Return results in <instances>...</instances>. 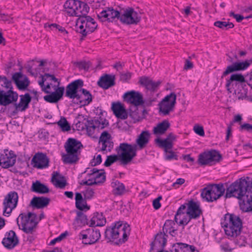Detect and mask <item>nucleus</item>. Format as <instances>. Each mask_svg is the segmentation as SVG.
I'll list each match as a JSON object with an SVG mask.
<instances>
[{
  "label": "nucleus",
  "instance_id": "1",
  "mask_svg": "<svg viewBox=\"0 0 252 252\" xmlns=\"http://www.w3.org/2000/svg\"><path fill=\"white\" fill-rule=\"evenodd\" d=\"M41 80L38 84L42 91L49 94L43 97L44 100L51 103H58L63 98L64 93V87L60 86V81L54 75L45 73L40 76Z\"/></svg>",
  "mask_w": 252,
  "mask_h": 252
},
{
  "label": "nucleus",
  "instance_id": "2",
  "mask_svg": "<svg viewBox=\"0 0 252 252\" xmlns=\"http://www.w3.org/2000/svg\"><path fill=\"white\" fill-rule=\"evenodd\" d=\"M130 227L127 223L119 221L106 227L105 237L108 242L120 246L126 242L129 235Z\"/></svg>",
  "mask_w": 252,
  "mask_h": 252
},
{
  "label": "nucleus",
  "instance_id": "3",
  "mask_svg": "<svg viewBox=\"0 0 252 252\" xmlns=\"http://www.w3.org/2000/svg\"><path fill=\"white\" fill-rule=\"evenodd\" d=\"M225 234L229 239L237 237L240 234L243 227L242 220L240 218L233 214L227 213L220 222Z\"/></svg>",
  "mask_w": 252,
  "mask_h": 252
},
{
  "label": "nucleus",
  "instance_id": "4",
  "mask_svg": "<svg viewBox=\"0 0 252 252\" xmlns=\"http://www.w3.org/2000/svg\"><path fill=\"white\" fill-rule=\"evenodd\" d=\"M83 147L80 141L74 138H68L64 145L66 153L62 156L63 162L65 164L76 163L79 159V156Z\"/></svg>",
  "mask_w": 252,
  "mask_h": 252
},
{
  "label": "nucleus",
  "instance_id": "5",
  "mask_svg": "<svg viewBox=\"0 0 252 252\" xmlns=\"http://www.w3.org/2000/svg\"><path fill=\"white\" fill-rule=\"evenodd\" d=\"M225 197H236L239 200L240 209L244 212H251L252 190H226Z\"/></svg>",
  "mask_w": 252,
  "mask_h": 252
},
{
  "label": "nucleus",
  "instance_id": "6",
  "mask_svg": "<svg viewBox=\"0 0 252 252\" xmlns=\"http://www.w3.org/2000/svg\"><path fill=\"white\" fill-rule=\"evenodd\" d=\"M19 228L26 234H33L39 222L34 213H22L16 219Z\"/></svg>",
  "mask_w": 252,
  "mask_h": 252
},
{
  "label": "nucleus",
  "instance_id": "7",
  "mask_svg": "<svg viewBox=\"0 0 252 252\" xmlns=\"http://www.w3.org/2000/svg\"><path fill=\"white\" fill-rule=\"evenodd\" d=\"M64 11L69 16L81 18L88 16L90 7L88 4L80 0H67L63 4Z\"/></svg>",
  "mask_w": 252,
  "mask_h": 252
},
{
  "label": "nucleus",
  "instance_id": "8",
  "mask_svg": "<svg viewBox=\"0 0 252 252\" xmlns=\"http://www.w3.org/2000/svg\"><path fill=\"white\" fill-rule=\"evenodd\" d=\"M252 189V179L250 177H243L229 185L228 183L223 184L209 183L203 186L202 189Z\"/></svg>",
  "mask_w": 252,
  "mask_h": 252
},
{
  "label": "nucleus",
  "instance_id": "9",
  "mask_svg": "<svg viewBox=\"0 0 252 252\" xmlns=\"http://www.w3.org/2000/svg\"><path fill=\"white\" fill-rule=\"evenodd\" d=\"M137 150L136 146L127 143H120L116 148V151L124 165L127 164L136 157Z\"/></svg>",
  "mask_w": 252,
  "mask_h": 252
},
{
  "label": "nucleus",
  "instance_id": "10",
  "mask_svg": "<svg viewBox=\"0 0 252 252\" xmlns=\"http://www.w3.org/2000/svg\"><path fill=\"white\" fill-rule=\"evenodd\" d=\"M77 23H80L77 32L82 34L81 40H83L88 34L94 32L97 27L94 19L90 16L78 18Z\"/></svg>",
  "mask_w": 252,
  "mask_h": 252
},
{
  "label": "nucleus",
  "instance_id": "11",
  "mask_svg": "<svg viewBox=\"0 0 252 252\" xmlns=\"http://www.w3.org/2000/svg\"><path fill=\"white\" fill-rule=\"evenodd\" d=\"M78 237L83 244L88 245L96 243L100 239L101 235L98 229L91 227L82 230Z\"/></svg>",
  "mask_w": 252,
  "mask_h": 252
},
{
  "label": "nucleus",
  "instance_id": "12",
  "mask_svg": "<svg viewBox=\"0 0 252 252\" xmlns=\"http://www.w3.org/2000/svg\"><path fill=\"white\" fill-rule=\"evenodd\" d=\"M138 15V13L132 7L122 8L120 9L119 20L127 25L137 24L140 20Z\"/></svg>",
  "mask_w": 252,
  "mask_h": 252
},
{
  "label": "nucleus",
  "instance_id": "13",
  "mask_svg": "<svg viewBox=\"0 0 252 252\" xmlns=\"http://www.w3.org/2000/svg\"><path fill=\"white\" fill-rule=\"evenodd\" d=\"M18 198V193L14 191L9 192L5 196L3 202V215L4 216H10L12 210L17 205Z\"/></svg>",
  "mask_w": 252,
  "mask_h": 252
},
{
  "label": "nucleus",
  "instance_id": "14",
  "mask_svg": "<svg viewBox=\"0 0 252 252\" xmlns=\"http://www.w3.org/2000/svg\"><path fill=\"white\" fill-rule=\"evenodd\" d=\"M176 95L171 93L166 95L158 104L159 112L164 116L168 115L174 110L176 103Z\"/></svg>",
  "mask_w": 252,
  "mask_h": 252
},
{
  "label": "nucleus",
  "instance_id": "15",
  "mask_svg": "<svg viewBox=\"0 0 252 252\" xmlns=\"http://www.w3.org/2000/svg\"><path fill=\"white\" fill-rule=\"evenodd\" d=\"M84 86V82L81 79L75 80L68 84L64 90V95L69 99H74L76 98L80 99L81 94L78 93L81 88Z\"/></svg>",
  "mask_w": 252,
  "mask_h": 252
},
{
  "label": "nucleus",
  "instance_id": "16",
  "mask_svg": "<svg viewBox=\"0 0 252 252\" xmlns=\"http://www.w3.org/2000/svg\"><path fill=\"white\" fill-rule=\"evenodd\" d=\"M245 77L241 74H233L227 80L225 85L227 90L231 93L239 94L240 88L242 87V83H244Z\"/></svg>",
  "mask_w": 252,
  "mask_h": 252
},
{
  "label": "nucleus",
  "instance_id": "17",
  "mask_svg": "<svg viewBox=\"0 0 252 252\" xmlns=\"http://www.w3.org/2000/svg\"><path fill=\"white\" fill-rule=\"evenodd\" d=\"M221 158V156L219 152L215 150H213L199 154L197 162L200 165H211V162H219Z\"/></svg>",
  "mask_w": 252,
  "mask_h": 252
},
{
  "label": "nucleus",
  "instance_id": "18",
  "mask_svg": "<svg viewBox=\"0 0 252 252\" xmlns=\"http://www.w3.org/2000/svg\"><path fill=\"white\" fill-rule=\"evenodd\" d=\"M82 193L84 198L81 193H75L76 207L81 211H87L90 209V206L87 205L86 200L91 199L94 195V192L93 190H84Z\"/></svg>",
  "mask_w": 252,
  "mask_h": 252
},
{
  "label": "nucleus",
  "instance_id": "19",
  "mask_svg": "<svg viewBox=\"0 0 252 252\" xmlns=\"http://www.w3.org/2000/svg\"><path fill=\"white\" fill-rule=\"evenodd\" d=\"M187 214L190 219H197L203 215L201 203L194 199L187 200Z\"/></svg>",
  "mask_w": 252,
  "mask_h": 252
},
{
  "label": "nucleus",
  "instance_id": "20",
  "mask_svg": "<svg viewBox=\"0 0 252 252\" xmlns=\"http://www.w3.org/2000/svg\"><path fill=\"white\" fill-rule=\"evenodd\" d=\"M99 171L97 168H93L91 170V173L89 174L92 178L86 181L82 180L81 185L92 186L103 183L105 181V173L104 172L99 173Z\"/></svg>",
  "mask_w": 252,
  "mask_h": 252
},
{
  "label": "nucleus",
  "instance_id": "21",
  "mask_svg": "<svg viewBox=\"0 0 252 252\" xmlns=\"http://www.w3.org/2000/svg\"><path fill=\"white\" fill-rule=\"evenodd\" d=\"M85 126L88 132H94L95 128L103 129L109 125V122L105 118L101 117L94 118L93 120H87Z\"/></svg>",
  "mask_w": 252,
  "mask_h": 252
},
{
  "label": "nucleus",
  "instance_id": "22",
  "mask_svg": "<svg viewBox=\"0 0 252 252\" xmlns=\"http://www.w3.org/2000/svg\"><path fill=\"white\" fill-rule=\"evenodd\" d=\"M120 15V10H115L113 7H106L105 10L97 14V17L101 22H112L116 18L119 20Z\"/></svg>",
  "mask_w": 252,
  "mask_h": 252
},
{
  "label": "nucleus",
  "instance_id": "23",
  "mask_svg": "<svg viewBox=\"0 0 252 252\" xmlns=\"http://www.w3.org/2000/svg\"><path fill=\"white\" fill-rule=\"evenodd\" d=\"M18 96V93L13 90H1V105L7 106L16 103Z\"/></svg>",
  "mask_w": 252,
  "mask_h": 252
},
{
  "label": "nucleus",
  "instance_id": "24",
  "mask_svg": "<svg viewBox=\"0 0 252 252\" xmlns=\"http://www.w3.org/2000/svg\"><path fill=\"white\" fill-rule=\"evenodd\" d=\"M49 159L45 154L36 153L32 158V164L37 169H43L49 166Z\"/></svg>",
  "mask_w": 252,
  "mask_h": 252
},
{
  "label": "nucleus",
  "instance_id": "25",
  "mask_svg": "<svg viewBox=\"0 0 252 252\" xmlns=\"http://www.w3.org/2000/svg\"><path fill=\"white\" fill-rule=\"evenodd\" d=\"M252 63V59L242 62H235L231 65L227 67L226 70L223 72L221 76L223 78L228 74L240 70H244L247 69Z\"/></svg>",
  "mask_w": 252,
  "mask_h": 252
},
{
  "label": "nucleus",
  "instance_id": "26",
  "mask_svg": "<svg viewBox=\"0 0 252 252\" xmlns=\"http://www.w3.org/2000/svg\"><path fill=\"white\" fill-rule=\"evenodd\" d=\"M99 143L102 145L101 151L102 152H111L114 146L112 136L107 131H104L101 133L99 139Z\"/></svg>",
  "mask_w": 252,
  "mask_h": 252
},
{
  "label": "nucleus",
  "instance_id": "27",
  "mask_svg": "<svg viewBox=\"0 0 252 252\" xmlns=\"http://www.w3.org/2000/svg\"><path fill=\"white\" fill-rule=\"evenodd\" d=\"M167 234L161 231L158 233L155 236L154 241L151 243L150 251L154 249L163 250L166 245Z\"/></svg>",
  "mask_w": 252,
  "mask_h": 252
},
{
  "label": "nucleus",
  "instance_id": "28",
  "mask_svg": "<svg viewBox=\"0 0 252 252\" xmlns=\"http://www.w3.org/2000/svg\"><path fill=\"white\" fill-rule=\"evenodd\" d=\"M1 243L6 248L12 249L19 243V239L13 230H10L5 234Z\"/></svg>",
  "mask_w": 252,
  "mask_h": 252
},
{
  "label": "nucleus",
  "instance_id": "29",
  "mask_svg": "<svg viewBox=\"0 0 252 252\" xmlns=\"http://www.w3.org/2000/svg\"><path fill=\"white\" fill-rule=\"evenodd\" d=\"M124 97L127 102L133 104L135 106L142 105L144 103L142 94L138 92L131 91L125 94Z\"/></svg>",
  "mask_w": 252,
  "mask_h": 252
},
{
  "label": "nucleus",
  "instance_id": "30",
  "mask_svg": "<svg viewBox=\"0 0 252 252\" xmlns=\"http://www.w3.org/2000/svg\"><path fill=\"white\" fill-rule=\"evenodd\" d=\"M225 191V190H202L201 196L204 200L212 202L222 196Z\"/></svg>",
  "mask_w": 252,
  "mask_h": 252
},
{
  "label": "nucleus",
  "instance_id": "31",
  "mask_svg": "<svg viewBox=\"0 0 252 252\" xmlns=\"http://www.w3.org/2000/svg\"><path fill=\"white\" fill-rule=\"evenodd\" d=\"M111 109L115 116L119 119L125 120L128 117V113L124 104L119 101L112 103Z\"/></svg>",
  "mask_w": 252,
  "mask_h": 252
},
{
  "label": "nucleus",
  "instance_id": "32",
  "mask_svg": "<svg viewBox=\"0 0 252 252\" xmlns=\"http://www.w3.org/2000/svg\"><path fill=\"white\" fill-rule=\"evenodd\" d=\"M20 99L18 103H15L14 107L15 111L14 113L17 111H24L29 108V104L31 102L32 97L29 93L20 95Z\"/></svg>",
  "mask_w": 252,
  "mask_h": 252
},
{
  "label": "nucleus",
  "instance_id": "33",
  "mask_svg": "<svg viewBox=\"0 0 252 252\" xmlns=\"http://www.w3.org/2000/svg\"><path fill=\"white\" fill-rule=\"evenodd\" d=\"M150 137L151 134L148 130L142 131L141 132L136 139L135 143L134 144L137 150L143 149L146 147L149 142Z\"/></svg>",
  "mask_w": 252,
  "mask_h": 252
},
{
  "label": "nucleus",
  "instance_id": "34",
  "mask_svg": "<svg viewBox=\"0 0 252 252\" xmlns=\"http://www.w3.org/2000/svg\"><path fill=\"white\" fill-rule=\"evenodd\" d=\"M51 182L56 188H64L68 184L65 177L60 172L54 171L52 174Z\"/></svg>",
  "mask_w": 252,
  "mask_h": 252
},
{
  "label": "nucleus",
  "instance_id": "35",
  "mask_svg": "<svg viewBox=\"0 0 252 252\" xmlns=\"http://www.w3.org/2000/svg\"><path fill=\"white\" fill-rule=\"evenodd\" d=\"M139 83L141 85L144 86L151 93L157 91L160 83V82H154L149 77L145 76L139 78Z\"/></svg>",
  "mask_w": 252,
  "mask_h": 252
},
{
  "label": "nucleus",
  "instance_id": "36",
  "mask_svg": "<svg viewBox=\"0 0 252 252\" xmlns=\"http://www.w3.org/2000/svg\"><path fill=\"white\" fill-rule=\"evenodd\" d=\"M50 198L44 196H34L30 202V206L33 208L42 209L50 203Z\"/></svg>",
  "mask_w": 252,
  "mask_h": 252
},
{
  "label": "nucleus",
  "instance_id": "37",
  "mask_svg": "<svg viewBox=\"0 0 252 252\" xmlns=\"http://www.w3.org/2000/svg\"><path fill=\"white\" fill-rule=\"evenodd\" d=\"M115 76L105 74L100 78L97 84L102 89L107 90L115 85Z\"/></svg>",
  "mask_w": 252,
  "mask_h": 252
},
{
  "label": "nucleus",
  "instance_id": "38",
  "mask_svg": "<svg viewBox=\"0 0 252 252\" xmlns=\"http://www.w3.org/2000/svg\"><path fill=\"white\" fill-rule=\"evenodd\" d=\"M106 220L102 213H94L90 220L89 226L91 227L102 226L106 223Z\"/></svg>",
  "mask_w": 252,
  "mask_h": 252
},
{
  "label": "nucleus",
  "instance_id": "39",
  "mask_svg": "<svg viewBox=\"0 0 252 252\" xmlns=\"http://www.w3.org/2000/svg\"><path fill=\"white\" fill-rule=\"evenodd\" d=\"M8 153L9 157L1 158V167L3 168H8L12 166L16 162V156L14 152L10 150Z\"/></svg>",
  "mask_w": 252,
  "mask_h": 252
},
{
  "label": "nucleus",
  "instance_id": "40",
  "mask_svg": "<svg viewBox=\"0 0 252 252\" xmlns=\"http://www.w3.org/2000/svg\"><path fill=\"white\" fill-rule=\"evenodd\" d=\"M170 124L168 120H164L158 123L153 128V133L156 135H162L169 128Z\"/></svg>",
  "mask_w": 252,
  "mask_h": 252
},
{
  "label": "nucleus",
  "instance_id": "41",
  "mask_svg": "<svg viewBox=\"0 0 252 252\" xmlns=\"http://www.w3.org/2000/svg\"><path fill=\"white\" fill-rule=\"evenodd\" d=\"M80 92H81L82 95H81V98L77 99L80 104L83 106L88 105L93 100V96L90 92L84 88H81Z\"/></svg>",
  "mask_w": 252,
  "mask_h": 252
},
{
  "label": "nucleus",
  "instance_id": "42",
  "mask_svg": "<svg viewBox=\"0 0 252 252\" xmlns=\"http://www.w3.org/2000/svg\"><path fill=\"white\" fill-rule=\"evenodd\" d=\"M155 141L158 144L159 148L164 149V152L166 153H167L169 150H171L173 148V143L172 141H169L167 139L163 140L158 138L155 140Z\"/></svg>",
  "mask_w": 252,
  "mask_h": 252
},
{
  "label": "nucleus",
  "instance_id": "43",
  "mask_svg": "<svg viewBox=\"0 0 252 252\" xmlns=\"http://www.w3.org/2000/svg\"><path fill=\"white\" fill-rule=\"evenodd\" d=\"M54 124H57L63 131H68L71 129L70 125L66 120V118L62 116L60 120Z\"/></svg>",
  "mask_w": 252,
  "mask_h": 252
},
{
  "label": "nucleus",
  "instance_id": "44",
  "mask_svg": "<svg viewBox=\"0 0 252 252\" xmlns=\"http://www.w3.org/2000/svg\"><path fill=\"white\" fill-rule=\"evenodd\" d=\"M75 220L78 223H79L83 225H89L90 221L88 220L87 216L81 210L77 211Z\"/></svg>",
  "mask_w": 252,
  "mask_h": 252
},
{
  "label": "nucleus",
  "instance_id": "45",
  "mask_svg": "<svg viewBox=\"0 0 252 252\" xmlns=\"http://www.w3.org/2000/svg\"><path fill=\"white\" fill-rule=\"evenodd\" d=\"M187 201L180 206L178 208L174 218L175 221L177 222V220L181 219L182 215H184L185 214H187Z\"/></svg>",
  "mask_w": 252,
  "mask_h": 252
},
{
  "label": "nucleus",
  "instance_id": "46",
  "mask_svg": "<svg viewBox=\"0 0 252 252\" xmlns=\"http://www.w3.org/2000/svg\"><path fill=\"white\" fill-rule=\"evenodd\" d=\"M214 25L222 30L232 29L234 27V24L231 22H226L220 21L215 22Z\"/></svg>",
  "mask_w": 252,
  "mask_h": 252
},
{
  "label": "nucleus",
  "instance_id": "47",
  "mask_svg": "<svg viewBox=\"0 0 252 252\" xmlns=\"http://www.w3.org/2000/svg\"><path fill=\"white\" fill-rule=\"evenodd\" d=\"M30 83L28 78L25 76L23 80L18 81L15 85L19 90H25L30 85Z\"/></svg>",
  "mask_w": 252,
  "mask_h": 252
},
{
  "label": "nucleus",
  "instance_id": "48",
  "mask_svg": "<svg viewBox=\"0 0 252 252\" xmlns=\"http://www.w3.org/2000/svg\"><path fill=\"white\" fill-rule=\"evenodd\" d=\"M1 81H2L3 83L2 84H1V86H2L5 90V91L13 90L11 80L8 79L5 76H1Z\"/></svg>",
  "mask_w": 252,
  "mask_h": 252
},
{
  "label": "nucleus",
  "instance_id": "49",
  "mask_svg": "<svg viewBox=\"0 0 252 252\" xmlns=\"http://www.w3.org/2000/svg\"><path fill=\"white\" fill-rule=\"evenodd\" d=\"M128 115L133 120V123L140 121L142 119L141 114L139 113L137 107H135V109L133 111L130 110Z\"/></svg>",
  "mask_w": 252,
  "mask_h": 252
},
{
  "label": "nucleus",
  "instance_id": "50",
  "mask_svg": "<svg viewBox=\"0 0 252 252\" xmlns=\"http://www.w3.org/2000/svg\"><path fill=\"white\" fill-rule=\"evenodd\" d=\"M175 225V223L173 220H166L162 227V232L167 234V233L169 232L170 230L174 228Z\"/></svg>",
  "mask_w": 252,
  "mask_h": 252
},
{
  "label": "nucleus",
  "instance_id": "51",
  "mask_svg": "<svg viewBox=\"0 0 252 252\" xmlns=\"http://www.w3.org/2000/svg\"><path fill=\"white\" fill-rule=\"evenodd\" d=\"M120 159L118 155H112L107 157V158L104 163L106 167H109L113 163Z\"/></svg>",
  "mask_w": 252,
  "mask_h": 252
},
{
  "label": "nucleus",
  "instance_id": "52",
  "mask_svg": "<svg viewBox=\"0 0 252 252\" xmlns=\"http://www.w3.org/2000/svg\"><path fill=\"white\" fill-rule=\"evenodd\" d=\"M242 87L240 88L239 98H243L247 96L248 94V85L247 83V81L245 80L244 82L242 83Z\"/></svg>",
  "mask_w": 252,
  "mask_h": 252
},
{
  "label": "nucleus",
  "instance_id": "53",
  "mask_svg": "<svg viewBox=\"0 0 252 252\" xmlns=\"http://www.w3.org/2000/svg\"><path fill=\"white\" fill-rule=\"evenodd\" d=\"M234 243L236 245L239 247L244 246L246 243V238L244 236L238 235L237 237H234Z\"/></svg>",
  "mask_w": 252,
  "mask_h": 252
},
{
  "label": "nucleus",
  "instance_id": "54",
  "mask_svg": "<svg viewBox=\"0 0 252 252\" xmlns=\"http://www.w3.org/2000/svg\"><path fill=\"white\" fill-rule=\"evenodd\" d=\"M185 244L183 243H177L172 246L171 251L172 252H183L184 251Z\"/></svg>",
  "mask_w": 252,
  "mask_h": 252
},
{
  "label": "nucleus",
  "instance_id": "55",
  "mask_svg": "<svg viewBox=\"0 0 252 252\" xmlns=\"http://www.w3.org/2000/svg\"><path fill=\"white\" fill-rule=\"evenodd\" d=\"M31 189H49V188L39 181L36 180L35 182L32 183Z\"/></svg>",
  "mask_w": 252,
  "mask_h": 252
},
{
  "label": "nucleus",
  "instance_id": "56",
  "mask_svg": "<svg viewBox=\"0 0 252 252\" xmlns=\"http://www.w3.org/2000/svg\"><path fill=\"white\" fill-rule=\"evenodd\" d=\"M75 64L80 70L83 69L88 71L90 68V62H77Z\"/></svg>",
  "mask_w": 252,
  "mask_h": 252
},
{
  "label": "nucleus",
  "instance_id": "57",
  "mask_svg": "<svg viewBox=\"0 0 252 252\" xmlns=\"http://www.w3.org/2000/svg\"><path fill=\"white\" fill-rule=\"evenodd\" d=\"M165 155V158L166 160H170L173 159L175 160H178V156L175 154V153L171 150L168 151V152Z\"/></svg>",
  "mask_w": 252,
  "mask_h": 252
},
{
  "label": "nucleus",
  "instance_id": "58",
  "mask_svg": "<svg viewBox=\"0 0 252 252\" xmlns=\"http://www.w3.org/2000/svg\"><path fill=\"white\" fill-rule=\"evenodd\" d=\"M67 232L62 233L60 236L57 238L51 240L49 244V245L52 246L55 245L57 242L61 241L66 236Z\"/></svg>",
  "mask_w": 252,
  "mask_h": 252
},
{
  "label": "nucleus",
  "instance_id": "59",
  "mask_svg": "<svg viewBox=\"0 0 252 252\" xmlns=\"http://www.w3.org/2000/svg\"><path fill=\"white\" fill-rule=\"evenodd\" d=\"M192 219H190V217H189V218L187 217L186 216L183 215V217L182 218L181 217V219H179L180 221L178 222L177 221V223L179 224V225H182L183 226H185L188 224V223Z\"/></svg>",
  "mask_w": 252,
  "mask_h": 252
},
{
  "label": "nucleus",
  "instance_id": "60",
  "mask_svg": "<svg viewBox=\"0 0 252 252\" xmlns=\"http://www.w3.org/2000/svg\"><path fill=\"white\" fill-rule=\"evenodd\" d=\"M240 131L246 130L249 132H252V125H250L248 123H245L241 125L239 127Z\"/></svg>",
  "mask_w": 252,
  "mask_h": 252
},
{
  "label": "nucleus",
  "instance_id": "61",
  "mask_svg": "<svg viewBox=\"0 0 252 252\" xmlns=\"http://www.w3.org/2000/svg\"><path fill=\"white\" fill-rule=\"evenodd\" d=\"M126 190H112V193L110 195V197L113 199L114 197L122 196Z\"/></svg>",
  "mask_w": 252,
  "mask_h": 252
},
{
  "label": "nucleus",
  "instance_id": "62",
  "mask_svg": "<svg viewBox=\"0 0 252 252\" xmlns=\"http://www.w3.org/2000/svg\"><path fill=\"white\" fill-rule=\"evenodd\" d=\"M111 186L114 189H125L124 185L118 180L113 181L111 183Z\"/></svg>",
  "mask_w": 252,
  "mask_h": 252
},
{
  "label": "nucleus",
  "instance_id": "63",
  "mask_svg": "<svg viewBox=\"0 0 252 252\" xmlns=\"http://www.w3.org/2000/svg\"><path fill=\"white\" fill-rule=\"evenodd\" d=\"M102 161L101 156L100 155L97 156L96 158H94L91 160L90 164L92 166H95L99 165Z\"/></svg>",
  "mask_w": 252,
  "mask_h": 252
},
{
  "label": "nucleus",
  "instance_id": "64",
  "mask_svg": "<svg viewBox=\"0 0 252 252\" xmlns=\"http://www.w3.org/2000/svg\"><path fill=\"white\" fill-rule=\"evenodd\" d=\"M193 129L195 132L200 136H204L205 134L203 126L198 125L194 126Z\"/></svg>",
  "mask_w": 252,
  "mask_h": 252
}]
</instances>
